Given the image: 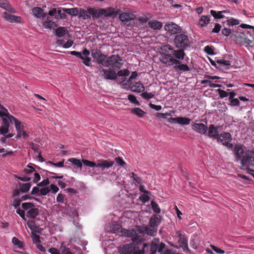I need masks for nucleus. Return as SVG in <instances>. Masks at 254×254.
<instances>
[{
    "mask_svg": "<svg viewBox=\"0 0 254 254\" xmlns=\"http://www.w3.org/2000/svg\"><path fill=\"white\" fill-rule=\"evenodd\" d=\"M160 222V216H154L152 217L149 221V226L150 227H157Z\"/></svg>",
    "mask_w": 254,
    "mask_h": 254,
    "instance_id": "obj_25",
    "label": "nucleus"
},
{
    "mask_svg": "<svg viewBox=\"0 0 254 254\" xmlns=\"http://www.w3.org/2000/svg\"><path fill=\"white\" fill-rule=\"evenodd\" d=\"M165 30L171 35L178 34L182 31V28L174 22H168L164 26Z\"/></svg>",
    "mask_w": 254,
    "mask_h": 254,
    "instance_id": "obj_11",
    "label": "nucleus"
},
{
    "mask_svg": "<svg viewBox=\"0 0 254 254\" xmlns=\"http://www.w3.org/2000/svg\"><path fill=\"white\" fill-rule=\"evenodd\" d=\"M101 71L104 73V77L106 79L115 80L117 78V74L113 69L102 68Z\"/></svg>",
    "mask_w": 254,
    "mask_h": 254,
    "instance_id": "obj_15",
    "label": "nucleus"
},
{
    "mask_svg": "<svg viewBox=\"0 0 254 254\" xmlns=\"http://www.w3.org/2000/svg\"><path fill=\"white\" fill-rule=\"evenodd\" d=\"M134 15L128 13H123L120 15L119 18L122 21H128L134 19Z\"/></svg>",
    "mask_w": 254,
    "mask_h": 254,
    "instance_id": "obj_30",
    "label": "nucleus"
},
{
    "mask_svg": "<svg viewBox=\"0 0 254 254\" xmlns=\"http://www.w3.org/2000/svg\"><path fill=\"white\" fill-rule=\"evenodd\" d=\"M176 48L185 49L190 46V40L188 36L183 33L177 34L174 40Z\"/></svg>",
    "mask_w": 254,
    "mask_h": 254,
    "instance_id": "obj_7",
    "label": "nucleus"
},
{
    "mask_svg": "<svg viewBox=\"0 0 254 254\" xmlns=\"http://www.w3.org/2000/svg\"><path fill=\"white\" fill-rule=\"evenodd\" d=\"M117 74V76H127L129 75L130 72L128 69H126L119 70Z\"/></svg>",
    "mask_w": 254,
    "mask_h": 254,
    "instance_id": "obj_47",
    "label": "nucleus"
},
{
    "mask_svg": "<svg viewBox=\"0 0 254 254\" xmlns=\"http://www.w3.org/2000/svg\"><path fill=\"white\" fill-rule=\"evenodd\" d=\"M217 92L221 98L227 97L229 95L228 93L222 89H218Z\"/></svg>",
    "mask_w": 254,
    "mask_h": 254,
    "instance_id": "obj_55",
    "label": "nucleus"
},
{
    "mask_svg": "<svg viewBox=\"0 0 254 254\" xmlns=\"http://www.w3.org/2000/svg\"><path fill=\"white\" fill-rule=\"evenodd\" d=\"M112 233L116 234L120 236H126L131 238L134 243H138L143 240L144 233L138 229H131L127 230L122 228L121 225L116 222L112 224L111 227Z\"/></svg>",
    "mask_w": 254,
    "mask_h": 254,
    "instance_id": "obj_2",
    "label": "nucleus"
},
{
    "mask_svg": "<svg viewBox=\"0 0 254 254\" xmlns=\"http://www.w3.org/2000/svg\"><path fill=\"white\" fill-rule=\"evenodd\" d=\"M33 13L34 16L37 18H43L45 17V14L42 9L39 7H36L33 9Z\"/></svg>",
    "mask_w": 254,
    "mask_h": 254,
    "instance_id": "obj_28",
    "label": "nucleus"
},
{
    "mask_svg": "<svg viewBox=\"0 0 254 254\" xmlns=\"http://www.w3.org/2000/svg\"><path fill=\"white\" fill-rule=\"evenodd\" d=\"M21 206L23 209L27 210L34 207V204L31 202H24L22 203Z\"/></svg>",
    "mask_w": 254,
    "mask_h": 254,
    "instance_id": "obj_45",
    "label": "nucleus"
},
{
    "mask_svg": "<svg viewBox=\"0 0 254 254\" xmlns=\"http://www.w3.org/2000/svg\"><path fill=\"white\" fill-rule=\"evenodd\" d=\"M63 11L72 16H76L78 14V10L76 8H64Z\"/></svg>",
    "mask_w": 254,
    "mask_h": 254,
    "instance_id": "obj_37",
    "label": "nucleus"
},
{
    "mask_svg": "<svg viewBox=\"0 0 254 254\" xmlns=\"http://www.w3.org/2000/svg\"><path fill=\"white\" fill-rule=\"evenodd\" d=\"M217 64H218L220 65H226V66L230 65V64H231V62L229 61L225 60L224 59L217 60Z\"/></svg>",
    "mask_w": 254,
    "mask_h": 254,
    "instance_id": "obj_50",
    "label": "nucleus"
},
{
    "mask_svg": "<svg viewBox=\"0 0 254 254\" xmlns=\"http://www.w3.org/2000/svg\"><path fill=\"white\" fill-rule=\"evenodd\" d=\"M83 55V59H81L83 60V63L86 65V66H90L91 63V58H89L88 56L90 55V52L89 50L86 49L83 50L82 52Z\"/></svg>",
    "mask_w": 254,
    "mask_h": 254,
    "instance_id": "obj_20",
    "label": "nucleus"
},
{
    "mask_svg": "<svg viewBox=\"0 0 254 254\" xmlns=\"http://www.w3.org/2000/svg\"><path fill=\"white\" fill-rule=\"evenodd\" d=\"M32 239L34 243L36 244L41 243L40 237L38 235L32 233Z\"/></svg>",
    "mask_w": 254,
    "mask_h": 254,
    "instance_id": "obj_57",
    "label": "nucleus"
},
{
    "mask_svg": "<svg viewBox=\"0 0 254 254\" xmlns=\"http://www.w3.org/2000/svg\"><path fill=\"white\" fill-rule=\"evenodd\" d=\"M13 123L15 124V127L17 131L16 138H19L22 136V132L24 131V126L22 125L20 121L16 118L13 120Z\"/></svg>",
    "mask_w": 254,
    "mask_h": 254,
    "instance_id": "obj_18",
    "label": "nucleus"
},
{
    "mask_svg": "<svg viewBox=\"0 0 254 254\" xmlns=\"http://www.w3.org/2000/svg\"><path fill=\"white\" fill-rule=\"evenodd\" d=\"M114 164V162L109 160H103L97 164V167H99L102 170L111 167Z\"/></svg>",
    "mask_w": 254,
    "mask_h": 254,
    "instance_id": "obj_21",
    "label": "nucleus"
},
{
    "mask_svg": "<svg viewBox=\"0 0 254 254\" xmlns=\"http://www.w3.org/2000/svg\"><path fill=\"white\" fill-rule=\"evenodd\" d=\"M100 9H103L105 10L104 12H102L103 13L102 14V15H105L106 16H111L112 15H117V12L115 11L114 9L112 7H110L107 9L102 8H101Z\"/></svg>",
    "mask_w": 254,
    "mask_h": 254,
    "instance_id": "obj_35",
    "label": "nucleus"
},
{
    "mask_svg": "<svg viewBox=\"0 0 254 254\" xmlns=\"http://www.w3.org/2000/svg\"><path fill=\"white\" fill-rule=\"evenodd\" d=\"M57 18L60 17L61 19H64L66 17V15L64 12H62V10L59 9L57 11Z\"/></svg>",
    "mask_w": 254,
    "mask_h": 254,
    "instance_id": "obj_63",
    "label": "nucleus"
},
{
    "mask_svg": "<svg viewBox=\"0 0 254 254\" xmlns=\"http://www.w3.org/2000/svg\"><path fill=\"white\" fill-rule=\"evenodd\" d=\"M220 128L219 126H215L213 124H211L208 127L207 135L209 138L217 139L219 136L218 129Z\"/></svg>",
    "mask_w": 254,
    "mask_h": 254,
    "instance_id": "obj_12",
    "label": "nucleus"
},
{
    "mask_svg": "<svg viewBox=\"0 0 254 254\" xmlns=\"http://www.w3.org/2000/svg\"><path fill=\"white\" fill-rule=\"evenodd\" d=\"M0 117L2 119V124L0 127V133L5 135L8 133L10 126L9 122L12 124L13 120L15 119L14 117L11 115L7 109L2 105H0Z\"/></svg>",
    "mask_w": 254,
    "mask_h": 254,
    "instance_id": "obj_4",
    "label": "nucleus"
},
{
    "mask_svg": "<svg viewBox=\"0 0 254 254\" xmlns=\"http://www.w3.org/2000/svg\"><path fill=\"white\" fill-rule=\"evenodd\" d=\"M227 23L229 26H234L239 24V20L233 18H231L227 20Z\"/></svg>",
    "mask_w": 254,
    "mask_h": 254,
    "instance_id": "obj_53",
    "label": "nucleus"
},
{
    "mask_svg": "<svg viewBox=\"0 0 254 254\" xmlns=\"http://www.w3.org/2000/svg\"><path fill=\"white\" fill-rule=\"evenodd\" d=\"M31 186L30 183H29L23 184L20 188V190L22 192H27L30 190Z\"/></svg>",
    "mask_w": 254,
    "mask_h": 254,
    "instance_id": "obj_41",
    "label": "nucleus"
},
{
    "mask_svg": "<svg viewBox=\"0 0 254 254\" xmlns=\"http://www.w3.org/2000/svg\"><path fill=\"white\" fill-rule=\"evenodd\" d=\"M108 58V57L107 55L102 54L101 55H100V57L96 62L106 67V65L107 63Z\"/></svg>",
    "mask_w": 254,
    "mask_h": 254,
    "instance_id": "obj_31",
    "label": "nucleus"
},
{
    "mask_svg": "<svg viewBox=\"0 0 254 254\" xmlns=\"http://www.w3.org/2000/svg\"><path fill=\"white\" fill-rule=\"evenodd\" d=\"M50 190L47 187L42 188L40 190V192L42 195H46L50 192Z\"/></svg>",
    "mask_w": 254,
    "mask_h": 254,
    "instance_id": "obj_64",
    "label": "nucleus"
},
{
    "mask_svg": "<svg viewBox=\"0 0 254 254\" xmlns=\"http://www.w3.org/2000/svg\"><path fill=\"white\" fill-rule=\"evenodd\" d=\"M132 114L135 115L139 118H142L146 114V112L139 108H134L131 110Z\"/></svg>",
    "mask_w": 254,
    "mask_h": 254,
    "instance_id": "obj_29",
    "label": "nucleus"
},
{
    "mask_svg": "<svg viewBox=\"0 0 254 254\" xmlns=\"http://www.w3.org/2000/svg\"><path fill=\"white\" fill-rule=\"evenodd\" d=\"M21 199L20 198H15L13 200L12 205L15 208H17L20 205Z\"/></svg>",
    "mask_w": 254,
    "mask_h": 254,
    "instance_id": "obj_56",
    "label": "nucleus"
},
{
    "mask_svg": "<svg viewBox=\"0 0 254 254\" xmlns=\"http://www.w3.org/2000/svg\"><path fill=\"white\" fill-rule=\"evenodd\" d=\"M27 225L28 228H29L32 231L34 230L36 227L35 221L33 220L28 221L27 222Z\"/></svg>",
    "mask_w": 254,
    "mask_h": 254,
    "instance_id": "obj_52",
    "label": "nucleus"
},
{
    "mask_svg": "<svg viewBox=\"0 0 254 254\" xmlns=\"http://www.w3.org/2000/svg\"><path fill=\"white\" fill-rule=\"evenodd\" d=\"M174 68L176 71H179V70L182 71H188L190 70V67L185 64H182L180 61H179V64H174Z\"/></svg>",
    "mask_w": 254,
    "mask_h": 254,
    "instance_id": "obj_23",
    "label": "nucleus"
},
{
    "mask_svg": "<svg viewBox=\"0 0 254 254\" xmlns=\"http://www.w3.org/2000/svg\"><path fill=\"white\" fill-rule=\"evenodd\" d=\"M141 96L145 99H149L153 98L155 96V94L152 92L148 93L147 92H142Z\"/></svg>",
    "mask_w": 254,
    "mask_h": 254,
    "instance_id": "obj_46",
    "label": "nucleus"
},
{
    "mask_svg": "<svg viewBox=\"0 0 254 254\" xmlns=\"http://www.w3.org/2000/svg\"><path fill=\"white\" fill-rule=\"evenodd\" d=\"M105 10L103 9H96L94 8H88L87 10L84 9H80L78 11L79 16L82 17L84 19H87L90 18L91 15L92 16L93 19L99 18L102 16V12H104Z\"/></svg>",
    "mask_w": 254,
    "mask_h": 254,
    "instance_id": "obj_5",
    "label": "nucleus"
},
{
    "mask_svg": "<svg viewBox=\"0 0 254 254\" xmlns=\"http://www.w3.org/2000/svg\"><path fill=\"white\" fill-rule=\"evenodd\" d=\"M173 57L179 61L183 60L185 56V53L184 49L180 48L179 50H175L173 51Z\"/></svg>",
    "mask_w": 254,
    "mask_h": 254,
    "instance_id": "obj_22",
    "label": "nucleus"
},
{
    "mask_svg": "<svg viewBox=\"0 0 254 254\" xmlns=\"http://www.w3.org/2000/svg\"><path fill=\"white\" fill-rule=\"evenodd\" d=\"M43 26L46 28L52 29L57 26L55 22L52 21H46L43 22Z\"/></svg>",
    "mask_w": 254,
    "mask_h": 254,
    "instance_id": "obj_39",
    "label": "nucleus"
},
{
    "mask_svg": "<svg viewBox=\"0 0 254 254\" xmlns=\"http://www.w3.org/2000/svg\"><path fill=\"white\" fill-rule=\"evenodd\" d=\"M148 26L154 30H160L163 26L162 23L157 20H150L148 22Z\"/></svg>",
    "mask_w": 254,
    "mask_h": 254,
    "instance_id": "obj_24",
    "label": "nucleus"
},
{
    "mask_svg": "<svg viewBox=\"0 0 254 254\" xmlns=\"http://www.w3.org/2000/svg\"><path fill=\"white\" fill-rule=\"evenodd\" d=\"M191 120L186 117H178L177 124L181 125H188L190 124Z\"/></svg>",
    "mask_w": 254,
    "mask_h": 254,
    "instance_id": "obj_33",
    "label": "nucleus"
},
{
    "mask_svg": "<svg viewBox=\"0 0 254 254\" xmlns=\"http://www.w3.org/2000/svg\"><path fill=\"white\" fill-rule=\"evenodd\" d=\"M131 177L133 178L134 181H135L138 184L141 183L142 180L140 177H137L136 176V175L133 172L131 173Z\"/></svg>",
    "mask_w": 254,
    "mask_h": 254,
    "instance_id": "obj_60",
    "label": "nucleus"
},
{
    "mask_svg": "<svg viewBox=\"0 0 254 254\" xmlns=\"http://www.w3.org/2000/svg\"><path fill=\"white\" fill-rule=\"evenodd\" d=\"M151 207L154 212L157 213H160L161 210L159 207L158 204L154 201H152L151 202Z\"/></svg>",
    "mask_w": 254,
    "mask_h": 254,
    "instance_id": "obj_43",
    "label": "nucleus"
},
{
    "mask_svg": "<svg viewBox=\"0 0 254 254\" xmlns=\"http://www.w3.org/2000/svg\"><path fill=\"white\" fill-rule=\"evenodd\" d=\"M160 61L167 66L174 64H179V61L173 57L174 48L170 45H164L161 47Z\"/></svg>",
    "mask_w": 254,
    "mask_h": 254,
    "instance_id": "obj_3",
    "label": "nucleus"
},
{
    "mask_svg": "<svg viewBox=\"0 0 254 254\" xmlns=\"http://www.w3.org/2000/svg\"><path fill=\"white\" fill-rule=\"evenodd\" d=\"M216 139L218 142H221L223 145L226 146L229 149H233L234 146L231 143L232 138L231 134L229 132H223L221 133Z\"/></svg>",
    "mask_w": 254,
    "mask_h": 254,
    "instance_id": "obj_9",
    "label": "nucleus"
},
{
    "mask_svg": "<svg viewBox=\"0 0 254 254\" xmlns=\"http://www.w3.org/2000/svg\"><path fill=\"white\" fill-rule=\"evenodd\" d=\"M122 60L118 55H113L108 57L106 67L111 66L116 70L121 68L123 65Z\"/></svg>",
    "mask_w": 254,
    "mask_h": 254,
    "instance_id": "obj_8",
    "label": "nucleus"
},
{
    "mask_svg": "<svg viewBox=\"0 0 254 254\" xmlns=\"http://www.w3.org/2000/svg\"><path fill=\"white\" fill-rule=\"evenodd\" d=\"M177 235L179 237L178 240L180 246L185 250H188V241L185 236L182 234L180 231L176 232Z\"/></svg>",
    "mask_w": 254,
    "mask_h": 254,
    "instance_id": "obj_17",
    "label": "nucleus"
},
{
    "mask_svg": "<svg viewBox=\"0 0 254 254\" xmlns=\"http://www.w3.org/2000/svg\"><path fill=\"white\" fill-rule=\"evenodd\" d=\"M235 42L237 44L240 46H244L246 47L254 46V38L252 37V39H249L245 33H240L234 35Z\"/></svg>",
    "mask_w": 254,
    "mask_h": 254,
    "instance_id": "obj_6",
    "label": "nucleus"
},
{
    "mask_svg": "<svg viewBox=\"0 0 254 254\" xmlns=\"http://www.w3.org/2000/svg\"><path fill=\"white\" fill-rule=\"evenodd\" d=\"M159 242L158 240L155 239L153 241L151 244L144 243L143 245V248L142 250L145 251V248H149L150 250V254H155L157 251H158V243Z\"/></svg>",
    "mask_w": 254,
    "mask_h": 254,
    "instance_id": "obj_14",
    "label": "nucleus"
},
{
    "mask_svg": "<svg viewBox=\"0 0 254 254\" xmlns=\"http://www.w3.org/2000/svg\"><path fill=\"white\" fill-rule=\"evenodd\" d=\"M231 103V105L233 106H239L240 105V102L237 98H233L231 100H229Z\"/></svg>",
    "mask_w": 254,
    "mask_h": 254,
    "instance_id": "obj_58",
    "label": "nucleus"
},
{
    "mask_svg": "<svg viewBox=\"0 0 254 254\" xmlns=\"http://www.w3.org/2000/svg\"><path fill=\"white\" fill-rule=\"evenodd\" d=\"M128 99L129 101L136 105H139V102L137 100L136 97L132 94L128 95Z\"/></svg>",
    "mask_w": 254,
    "mask_h": 254,
    "instance_id": "obj_48",
    "label": "nucleus"
},
{
    "mask_svg": "<svg viewBox=\"0 0 254 254\" xmlns=\"http://www.w3.org/2000/svg\"><path fill=\"white\" fill-rule=\"evenodd\" d=\"M211 247L212 249L217 254H223L225 253L224 251L214 246L211 245Z\"/></svg>",
    "mask_w": 254,
    "mask_h": 254,
    "instance_id": "obj_62",
    "label": "nucleus"
},
{
    "mask_svg": "<svg viewBox=\"0 0 254 254\" xmlns=\"http://www.w3.org/2000/svg\"><path fill=\"white\" fill-rule=\"evenodd\" d=\"M2 17L9 22L20 23L21 22V17L9 14L7 12L3 13Z\"/></svg>",
    "mask_w": 254,
    "mask_h": 254,
    "instance_id": "obj_16",
    "label": "nucleus"
},
{
    "mask_svg": "<svg viewBox=\"0 0 254 254\" xmlns=\"http://www.w3.org/2000/svg\"><path fill=\"white\" fill-rule=\"evenodd\" d=\"M235 162L242 166L254 167V148L250 150L243 144L237 143L233 148Z\"/></svg>",
    "mask_w": 254,
    "mask_h": 254,
    "instance_id": "obj_1",
    "label": "nucleus"
},
{
    "mask_svg": "<svg viewBox=\"0 0 254 254\" xmlns=\"http://www.w3.org/2000/svg\"><path fill=\"white\" fill-rule=\"evenodd\" d=\"M115 161L119 165L123 166L126 164V162L123 160V159L120 157H118L115 158Z\"/></svg>",
    "mask_w": 254,
    "mask_h": 254,
    "instance_id": "obj_59",
    "label": "nucleus"
},
{
    "mask_svg": "<svg viewBox=\"0 0 254 254\" xmlns=\"http://www.w3.org/2000/svg\"><path fill=\"white\" fill-rule=\"evenodd\" d=\"M39 214V209L37 208L32 207L31 209L28 210L27 212V216L28 217L35 218Z\"/></svg>",
    "mask_w": 254,
    "mask_h": 254,
    "instance_id": "obj_27",
    "label": "nucleus"
},
{
    "mask_svg": "<svg viewBox=\"0 0 254 254\" xmlns=\"http://www.w3.org/2000/svg\"><path fill=\"white\" fill-rule=\"evenodd\" d=\"M210 12L211 15L213 16L214 17V18L221 19L224 17V15H223V13H226L228 12L227 10L216 11L214 10H211Z\"/></svg>",
    "mask_w": 254,
    "mask_h": 254,
    "instance_id": "obj_26",
    "label": "nucleus"
},
{
    "mask_svg": "<svg viewBox=\"0 0 254 254\" xmlns=\"http://www.w3.org/2000/svg\"><path fill=\"white\" fill-rule=\"evenodd\" d=\"M130 89L133 92L140 93L144 91V87L140 82H136L130 84Z\"/></svg>",
    "mask_w": 254,
    "mask_h": 254,
    "instance_id": "obj_19",
    "label": "nucleus"
},
{
    "mask_svg": "<svg viewBox=\"0 0 254 254\" xmlns=\"http://www.w3.org/2000/svg\"><path fill=\"white\" fill-rule=\"evenodd\" d=\"M191 126L193 130L201 134H205L208 129L207 126L202 123H193Z\"/></svg>",
    "mask_w": 254,
    "mask_h": 254,
    "instance_id": "obj_13",
    "label": "nucleus"
},
{
    "mask_svg": "<svg viewBox=\"0 0 254 254\" xmlns=\"http://www.w3.org/2000/svg\"><path fill=\"white\" fill-rule=\"evenodd\" d=\"M65 195L62 193H59L57 197V202L61 203H63L64 202V198Z\"/></svg>",
    "mask_w": 254,
    "mask_h": 254,
    "instance_id": "obj_61",
    "label": "nucleus"
},
{
    "mask_svg": "<svg viewBox=\"0 0 254 254\" xmlns=\"http://www.w3.org/2000/svg\"><path fill=\"white\" fill-rule=\"evenodd\" d=\"M67 32L66 29L64 27H60L56 29V35L59 37L64 36Z\"/></svg>",
    "mask_w": 254,
    "mask_h": 254,
    "instance_id": "obj_36",
    "label": "nucleus"
},
{
    "mask_svg": "<svg viewBox=\"0 0 254 254\" xmlns=\"http://www.w3.org/2000/svg\"><path fill=\"white\" fill-rule=\"evenodd\" d=\"M0 7L2 8L9 12L12 11V8L8 2L6 0H0Z\"/></svg>",
    "mask_w": 254,
    "mask_h": 254,
    "instance_id": "obj_32",
    "label": "nucleus"
},
{
    "mask_svg": "<svg viewBox=\"0 0 254 254\" xmlns=\"http://www.w3.org/2000/svg\"><path fill=\"white\" fill-rule=\"evenodd\" d=\"M144 235L143 236V237ZM144 241V238H143V240L141 242H138V243H134L133 241V243L129 244L124 245L122 247H120V253L121 254H132L134 251L137 250H140L139 249H136L135 245H139L141 244Z\"/></svg>",
    "mask_w": 254,
    "mask_h": 254,
    "instance_id": "obj_10",
    "label": "nucleus"
},
{
    "mask_svg": "<svg viewBox=\"0 0 254 254\" xmlns=\"http://www.w3.org/2000/svg\"><path fill=\"white\" fill-rule=\"evenodd\" d=\"M68 162H71L73 164L76 166L78 167L81 168L82 166V162L80 161V160L74 158H69L67 160Z\"/></svg>",
    "mask_w": 254,
    "mask_h": 254,
    "instance_id": "obj_38",
    "label": "nucleus"
},
{
    "mask_svg": "<svg viewBox=\"0 0 254 254\" xmlns=\"http://www.w3.org/2000/svg\"><path fill=\"white\" fill-rule=\"evenodd\" d=\"M48 163L56 167H63L64 166V160L58 163H54L52 161H49Z\"/></svg>",
    "mask_w": 254,
    "mask_h": 254,
    "instance_id": "obj_51",
    "label": "nucleus"
},
{
    "mask_svg": "<svg viewBox=\"0 0 254 254\" xmlns=\"http://www.w3.org/2000/svg\"><path fill=\"white\" fill-rule=\"evenodd\" d=\"M12 242L14 245L17 246L19 249H22L24 247V244L22 242H21L16 237H13L12 239Z\"/></svg>",
    "mask_w": 254,
    "mask_h": 254,
    "instance_id": "obj_40",
    "label": "nucleus"
},
{
    "mask_svg": "<svg viewBox=\"0 0 254 254\" xmlns=\"http://www.w3.org/2000/svg\"><path fill=\"white\" fill-rule=\"evenodd\" d=\"M101 54V52L98 50H93L91 52V56L95 61H97V60L100 57V55Z\"/></svg>",
    "mask_w": 254,
    "mask_h": 254,
    "instance_id": "obj_49",
    "label": "nucleus"
},
{
    "mask_svg": "<svg viewBox=\"0 0 254 254\" xmlns=\"http://www.w3.org/2000/svg\"><path fill=\"white\" fill-rule=\"evenodd\" d=\"M210 21L209 17L205 15H202L199 21V24L202 27L206 26Z\"/></svg>",
    "mask_w": 254,
    "mask_h": 254,
    "instance_id": "obj_34",
    "label": "nucleus"
},
{
    "mask_svg": "<svg viewBox=\"0 0 254 254\" xmlns=\"http://www.w3.org/2000/svg\"><path fill=\"white\" fill-rule=\"evenodd\" d=\"M157 229L155 228V227H146L145 228V232L146 233L150 236H154L156 233Z\"/></svg>",
    "mask_w": 254,
    "mask_h": 254,
    "instance_id": "obj_42",
    "label": "nucleus"
},
{
    "mask_svg": "<svg viewBox=\"0 0 254 254\" xmlns=\"http://www.w3.org/2000/svg\"><path fill=\"white\" fill-rule=\"evenodd\" d=\"M82 163L84 164V165H85V166H88V167H97V164L95 162L88 160L82 159Z\"/></svg>",
    "mask_w": 254,
    "mask_h": 254,
    "instance_id": "obj_44",
    "label": "nucleus"
},
{
    "mask_svg": "<svg viewBox=\"0 0 254 254\" xmlns=\"http://www.w3.org/2000/svg\"><path fill=\"white\" fill-rule=\"evenodd\" d=\"M204 51L209 55H213L215 54L213 49L209 46H206L205 47Z\"/></svg>",
    "mask_w": 254,
    "mask_h": 254,
    "instance_id": "obj_54",
    "label": "nucleus"
}]
</instances>
